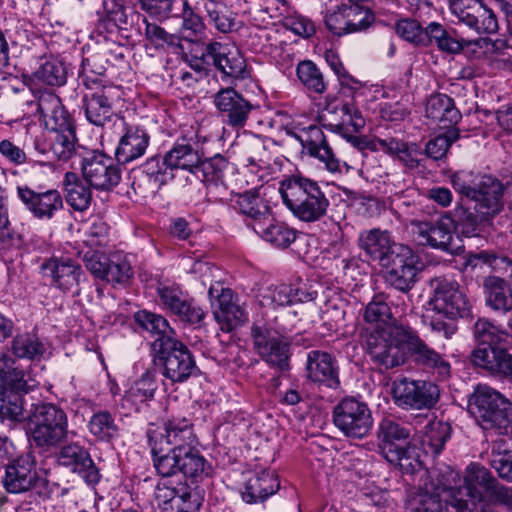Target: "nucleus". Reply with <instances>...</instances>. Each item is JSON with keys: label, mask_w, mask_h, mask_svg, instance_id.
Returning <instances> with one entry per match:
<instances>
[{"label": "nucleus", "mask_w": 512, "mask_h": 512, "mask_svg": "<svg viewBox=\"0 0 512 512\" xmlns=\"http://www.w3.org/2000/svg\"><path fill=\"white\" fill-rule=\"evenodd\" d=\"M153 464L161 477L182 473L200 481L212 473L210 463L197 448L192 425L186 420H170L163 428L149 430Z\"/></svg>", "instance_id": "obj_1"}, {"label": "nucleus", "mask_w": 512, "mask_h": 512, "mask_svg": "<svg viewBox=\"0 0 512 512\" xmlns=\"http://www.w3.org/2000/svg\"><path fill=\"white\" fill-rule=\"evenodd\" d=\"M451 182L458 193L475 202L476 214L463 206H457L447 212L446 216L450 218L456 235L474 236L480 225L502 210L504 185L492 176L473 175L465 171L453 174Z\"/></svg>", "instance_id": "obj_2"}, {"label": "nucleus", "mask_w": 512, "mask_h": 512, "mask_svg": "<svg viewBox=\"0 0 512 512\" xmlns=\"http://www.w3.org/2000/svg\"><path fill=\"white\" fill-rule=\"evenodd\" d=\"M27 424L30 441L41 452L59 448L68 438V416L61 407L53 403L31 404Z\"/></svg>", "instance_id": "obj_3"}, {"label": "nucleus", "mask_w": 512, "mask_h": 512, "mask_svg": "<svg viewBox=\"0 0 512 512\" xmlns=\"http://www.w3.org/2000/svg\"><path fill=\"white\" fill-rule=\"evenodd\" d=\"M410 436L411 429L407 425L389 417L381 419L376 431L379 453L406 474H413L421 467Z\"/></svg>", "instance_id": "obj_4"}, {"label": "nucleus", "mask_w": 512, "mask_h": 512, "mask_svg": "<svg viewBox=\"0 0 512 512\" xmlns=\"http://www.w3.org/2000/svg\"><path fill=\"white\" fill-rule=\"evenodd\" d=\"M79 79L87 89L82 99L86 119L95 126H104L114 114L113 105L121 97L120 89L105 80L101 72L95 73L89 59L83 60Z\"/></svg>", "instance_id": "obj_5"}, {"label": "nucleus", "mask_w": 512, "mask_h": 512, "mask_svg": "<svg viewBox=\"0 0 512 512\" xmlns=\"http://www.w3.org/2000/svg\"><path fill=\"white\" fill-rule=\"evenodd\" d=\"M282 200L295 217L315 222L323 217L329 201L317 182L302 176H293L281 183Z\"/></svg>", "instance_id": "obj_6"}, {"label": "nucleus", "mask_w": 512, "mask_h": 512, "mask_svg": "<svg viewBox=\"0 0 512 512\" xmlns=\"http://www.w3.org/2000/svg\"><path fill=\"white\" fill-rule=\"evenodd\" d=\"M408 334L411 327L405 325H388L371 331L366 345L372 362L385 370L403 365L407 359L404 345L409 351Z\"/></svg>", "instance_id": "obj_7"}, {"label": "nucleus", "mask_w": 512, "mask_h": 512, "mask_svg": "<svg viewBox=\"0 0 512 512\" xmlns=\"http://www.w3.org/2000/svg\"><path fill=\"white\" fill-rule=\"evenodd\" d=\"M29 387L24 369L11 356L0 353V419L20 422L24 419L23 396Z\"/></svg>", "instance_id": "obj_8"}, {"label": "nucleus", "mask_w": 512, "mask_h": 512, "mask_svg": "<svg viewBox=\"0 0 512 512\" xmlns=\"http://www.w3.org/2000/svg\"><path fill=\"white\" fill-rule=\"evenodd\" d=\"M469 411L485 429H505L512 422V403L487 385H478L469 398Z\"/></svg>", "instance_id": "obj_9"}, {"label": "nucleus", "mask_w": 512, "mask_h": 512, "mask_svg": "<svg viewBox=\"0 0 512 512\" xmlns=\"http://www.w3.org/2000/svg\"><path fill=\"white\" fill-rule=\"evenodd\" d=\"M459 474L450 468L437 475L438 483L425 482L413 492L406 502V512H450L447 510V500H452L451 494H462L460 490H453L458 482Z\"/></svg>", "instance_id": "obj_10"}, {"label": "nucleus", "mask_w": 512, "mask_h": 512, "mask_svg": "<svg viewBox=\"0 0 512 512\" xmlns=\"http://www.w3.org/2000/svg\"><path fill=\"white\" fill-rule=\"evenodd\" d=\"M154 363L172 384L184 383L199 371L191 351L176 338H166L156 343Z\"/></svg>", "instance_id": "obj_11"}, {"label": "nucleus", "mask_w": 512, "mask_h": 512, "mask_svg": "<svg viewBox=\"0 0 512 512\" xmlns=\"http://www.w3.org/2000/svg\"><path fill=\"white\" fill-rule=\"evenodd\" d=\"M253 349L270 367L279 371L289 369V338L271 324L255 323L251 327Z\"/></svg>", "instance_id": "obj_12"}, {"label": "nucleus", "mask_w": 512, "mask_h": 512, "mask_svg": "<svg viewBox=\"0 0 512 512\" xmlns=\"http://www.w3.org/2000/svg\"><path fill=\"white\" fill-rule=\"evenodd\" d=\"M284 130L288 136L300 142L309 156L323 163L329 172L340 171V160L335 156L320 127L315 124L305 125L301 119H293L284 125Z\"/></svg>", "instance_id": "obj_13"}, {"label": "nucleus", "mask_w": 512, "mask_h": 512, "mask_svg": "<svg viewBox=\"0 0 512 512\" xmlns=\"http://www.w3.org/2000/svg\"><path fill=\"white\" fill-rule=\"evenodd\" d=\"M394 403L405 410L431 409L440 397L438 386L426 380L396 379L391 384Z\"/></svg>", "instance_id": "obj_14"}, {"label": "nucleus", "mask_w": 512, "mask_h": 512, "mask_svg": "<svg viewBox=\"0 0 512 512\" xmlns=\"http://www.w3.org/2000/svg\"><path fill=\"white\" fill-rule=\"evenodd\" d=\"M2 482L9 493L35 490L39 495L48 494V481L39 476L36 470V459L32 452L22 454L8 464Z\"/></svg>", "instance_id": "obj_15"}, {"label": "nucleus", "mask_w": 512, "mask_h": 512, "mask_svg": "<svg viewBox=\"0 0 512 512\" xmlns=\"http://www.w3.org/2000/svg\"><path fill=\"white\" fill-rule=\"evenodd\" d=\"M333 422L345 436L353 439L364 438L373 426L368 405L354 397L344 398L334 407Z\"/></svg>", "instance_id": "obj_16"}, {"label": "nucleus", "mask_w": 512, "mask_h": 512, "mask_svg": "<svg viewBox=\"0 0 512 512\" xmlns=\"http://www.w3.org/2000/svg\"><path fill=\"white\" fill-rule=\"evenodd\" d=\"M81 173L90 187L109 191L121 180V170L114 160L97 150L87 151L81 159Z\"/></svg>", "instance_id": "obj_17"}, {"label": "nucleus", "mask_w": 512, "mask_h": 512, "mask_svg": "<svg viewBox=\"0 0 512 512\" xmlns=\"http://www.w3.org/2000/svg\"><path fill=\"white\" fill-rule=\"evenodd\" d=\"M201 59L213 64L224 80L232 81L248 76L244 57L236 47L229 44L216 41L204 44Z\"/></svg>", "instance_id": "obj_18"}, {"label": "nucleus", "mask_w": 512, "mask_h": 512, "mask_svg": "<svg viewBox=\"0 0 512 512\" xmlns=\"http://www.w3.org/2000/svg\"><path fill=\"white\" fill-rule=\"evenodd\" d=\"M474 337L478 347L471 353V361L474 365L482 367L487 360L498 351L504 352L512 343V336L505 330L500 329L487 319H478L474 324Z\"/></svg>", "instance_id": "obj_19"}, {"label": "nucleus", "mask_w": 512, "mask_h": 512, "mask_svg": "<svg viewBox=\"0 0 512 512\" xmlns=\"http://www.w3.org/2000/svg\"><path fill=\"white\" fill-rule=\"evenodd\" d=\"M433 297L430 304L438 313L454 319L469 314L468 301L460 290L459 284L444 278H435L431 281Z\"/></svg>", "instance_id": "obj_20"}, {"label": "nucleus", "mask_w": 512, "mask_h": 512, "mask_svg": "<svg viewBox=\"0 0 512 512\" xmlns=\"http://www.w3.org/2000/svg\"><path fill=\"white\" fill-rule=\"evenodd\" d=\"M409 353L414 363L439 380H447L451 376V364L446 355L430 347L418 333L411 328L408 334Z\"/></svg>", "instance_id": "obj_21"}, {"label": "nucleus", "mask_w": 512, "mask_h": 512, "mask_svg": "<svg viewBox=\"0 0 512 512\" xmlns=\"http://www.w3.org/2000/svg\"><path fill=\"white\" fill-rule=\"evenodd\" d=\"M305 377L319 388L336 390L340 387L338 361L326 351L311 350L307 353Z\"/></svg>", "instance_id": "obj_22"}, {"label": "nucleus", "mask_w": 512, "mask_h": 512, "mask_svg": "<svg viewBox=\"0 0 512 512\" xmlns=\"http://www.w3.org/2000/svg\"><path fill=\"white\" fill-rule=\"evenodd\" d=\"M60 466L70 469L90 485L100 480V472L86 448L76 442L61 445L55 454Z\"/></svg>", "instance_id": "obj_23"}, {"label": "nucleus", "mask_w": 512, "mask_h": 512, "mask_svg": "<svg viewBox=\"0 0 512 512\" xmlns=\"http://www.w3.org/2000/svg\"><path fill=\"white\" fill-rule=\"evenodd\" d=\"M215 320L222 325V330L230 331L247 320L246 312L233 302V292L219 284L211 286L208 291Z\"/></svg>", "instance_id": "obj_24"}, {"label": "nucleus", "mask_w": 512, "mask_h": 512, "mask_svg": "<svg viewBox=\"0 0 512 512\" xmlns=\"http://www.w3.org/2000/svg\"><path fill=\"white\" fill-rule=\"evenodd\" d=\"M215 108L221 113L223 121L231 127H243L253 105L232 87L219 89L212 96Z\"/></svg>", "instance_id": "obj_25"}, {"label": "nucleus", "mask_w": 512, "mask_h": 512, "mask_svg": "<svg viewBox=\"0 0 512 512\" xmlns=\"http://www.w3.org/2000/svg\"><path fill=\"white\" fill-rule=\"evenodd\" d=\"M16 191L26 209L39 220H50L63 209V198L56 189L36 192L27 186H18Z\"/></svg>", "instance_id": "obj_26"}, {"label": "nucleus", "mask_w": 512, "mask_h": 512, "mask_svg": "<svg viewBox=\"0 0 512 512\" xmlns=\"http://www.w3.org/2000/svg\"><path fill=\"white\" fill-rule=\"evenodd\" d=\"M385 266L386 281L402 292H408L417 281L418 274L425 268L421 258H380Z\"/></svg>", "instance_id": "obj_27"}, {"label": "nucleus", "mask_w": 512, "mask_h": 512, "mask_svg": "<svg viewBox=\"0 0 512 512\" xmlns=\"http://www.w3.org/2000/svg\"><path fill=\"white\" fill-rule=\"evenodd\" d=\"M358 244L370 256H406L411 253L407 246L397 243L390 232L379 228L362 231Z\"/></svg>", "instance_id": "obj_28"}, {"label": "nucleus", "mask_w": 512, "mask_h": 512, "mask_svg": "<svg viewBox=\"0 0 512 512\" xmlns=\"http://www.w3.org/2000/svg\"><path fill=\"white\" fill-rule=\"evenodd\" d=\"M495 484H497V479L487 468L479 464L472 463L466 468L464 487H453V490L461 491L462 494L458 495L459 498L466 495L473 502H480L484 499L485 494H488Z\"/></svg>", "instance_id": "obj_29"}, {"label": "nucleus", "mask_w": 512, "mask_h": 512, "mask_svg": "<svg viewBox=\"0 0 512 512\" xmlns=\"http://www.w3.org/2000/svg\"><path fill=\"white\" fill-rule=\"evenodd\" d=\"M280 488L277 476L272 471L262 470L249 477L242 491V499L248 504L265 501Z\"/></svg>", "instance_id": "obj_30"}, {"label": "nucleus", "mask_w": 512, "mask_h": 512, "mask_svg": "<svg viewBox=\"0 0 512 512\" xmlns=\"http://www.w3.org/2000/svg\"><path fill=\"white\" fill-rule=\"evenodd\" d=\"M38 111L51 132L73 128L68 112L59 97L52 92H43L39 96Z\"/></svg>", "instance_id": "obj_31"}, {"label": "nucleus", "mask_w": 512, "mask_h": 512, "mask_svg": "<svg viewBox=\"0 0 512 512\" xmlns=\"http://www.w3.org/2000/svg\"><path fill=\"white\" fill-rule=\"evenodd\" d=\"M86 268L97 278L109 282H124L131 275L130 264L125 258H84Z\"/></svg>", "instance_id": "obj_32"}, {"label": "nucleus", "mask_w": 512, "mask_h": 512, "mask_svg": "<svg viewBox=\"0 0 512 512\" xmlns=\"http://www.w3.org/2000/svg\"><path fill=\"white\" fill-rule=\"evenodd\" d=\"M40 269L44 276L50 277L59 288H69L78 283L80 266L71 258H49Z\"/></svg>", "instance_id": "obj_33"}, {"label": "nucleus", "mask_w": 512, "mask_h": 512, "mask_svg": "<svg viewBox=\"0 0 512 512\" xmlns=\"http://www.w3.org/2000/svg\"><path fill=\"white\" fill-rule=\"evenodd\" d=\"M150 137L140 128H130L120 138L115 150V157L119 163L132 162L145 154Z\"/></svg>", "instance_id": "obj_34"}, {"label": "nucleus", "mask_w": 512, "mask_h": 512, "mask_svg": "<svg viewBox=\"0 0 512 512\" xmlns=\"http://www.w3.org/2000/svg\"><path fill=\"white\" fill-rule=\"evenodd\" d=\"M252 229L262 239L277 247H287L295 240V232L285 223L276 220L272 211L261 221L252 225Z\"/></svg>", "instance_id": "obj_35"}, {"label": "nucleus", "mask_w": 512, "mask_h": 512, "mask_svg": "<svg viewBox=\"0 0 512 512\" xmlns=\"http://www.w3.org/2000/svg\"><path fill=\"white\" fill-rule=\"evenodd\" d=\"M336 113L340 116V122L330 123V130L339 133L348 141L356 144L359 133L365 127V118L353 104H340L336 107Z\"/></svg>", "instance_id": "obj_36"}, {"label": "nucleus", "mask_w": 512, "mask_h": 512, "mask_svg": "<svg viewBox=\"0 0 512 512\" xmlns=\"http://www.w3.org/2000/svg\"><path fill=\"white\" fill-rule=\"evenodd\" d=\"M166 163L174 169L188 171L192 176L197 169L202 155L187 139L177 140L165 154Z\"/></svg>", "instance_id": "obj_37"}, {"label": "nucleus", "mask_w": 512, "mask_h": 512, "mask_svg": "<svg viewBox=\"0 0 512 512\" xmlns=\"http://www.w3.org/2000/svg\"><path fill=\"white\" fill-rule=\"evenodd\" d=\"M188 3L198 11H204L218 31L227 33L234 28L235 16L222 0H189Z\"/></svg>", "instance_id": "obj_38"}, {"label": "nucleus", "mask_w": 512, "mask_h": 512, "mask_svg": "<svg viewBox=\"0 0 512 512\" xmlns=\"http://www.w3.org/2000/svg\"><path fill=\"white\" fill-rule=\"evenodd\" d=\"M487 305L494 311L507 313L512 310V288L502 278L489 276L484 281Z\"/></svg>", "instance_id": "obj_39"}, {"label": "nucleus", "mask_w": 512, "mask_h": 512, "mask_svg": "<svg viewBox=\"0 0 512 512\" xmlns=\"http://www.w3.org/2000/svg\"><path fill=\"white\" fill-rule=\"evenodd\" d=\"M453 232L452 222L444 214L437 221L436 225H432L428 245L446 253L459 254L462 248L461 239L458 235H454Z\"/></svg>", "instance_id": "obj_40"}, {"label": "nucleus", "mask_w": 512, "mask_h": 512, "mask_svg": "<svg viewBox=\"0 0 512 512\" xmlns=\"http://www.w3.org/2000/svg\"><path fill=\"white\" fill-rule=\"evenodd\" d=\"M426 116L441 124L442 127L454 125L461 119L453 99L445 94H436L428 99Z\"/></svg>", "instance_id": "obj_41"}, {"label": "nucleus", "mask_w": 512, "mask_h": 512, "mask_svg": "<svg viewBox=\"0 0 512 512\" xmlns=\"http://www.w3.org/2000/svg\"><path fill=\"white\" fill-rule=\"evenodd\" d=\"M231 207L251 219V223L248 224L251 228L252 225H256V222L268 216V213L271 211L267 202L255 191H246L242 194L237 193L232 198Z\"/></svg>", "instance_id": "obj_42"}, {"label": "nucleus", "mask_w": 512, "mask_h": 512, "mask_svg": "<svg viewBox=\"0 0 512 512\" xmlns=\"http://www.w3.org/2000/svg\"><path fill=\"white\" fill-rule=\"evenodd\" d=\"M451 434V426L442 420H430L425 428L421 438L422 446L426 453L438 455Z\"/></svg>", "instance_id": "obj_43"}, {"label": "nucleus", "mask_w": 512, "mask_h": 512, "mask_svg": "<svg viewBox=\"0 0 512 512\" xmlns=\"http://www.w3.org/2000/svg\"><path fill=\"white\" fill-rule=\"evenodd\" d=\"M135 320L142 328L157 335V338L152 343L153 352H155L156 343L162 340L164 341L166 338H175L174 330L161 315L148 311H140L135 314Z\"/></svg>", "instance_id": "obj_44"}, {"label": "nucleus", "mask_w": 512, "mask_h": 512, "mask_svg": "<svg viewBox=\"0 0 512 512\" xmlns=\"http://www.w3.org/2000/svg\"><path fill=\"white\" fill-rule=\"evenodd\" d=\"M228 168V162L220 155L207 160H200L195 170L194 177L209 187L210 184H217L225 181V171Z\"/></svg>", "instance_id": "obj_45"}, {"label": "nucleus", "mask_w": 512, "mask_h": 512, "mask_svg": "<svg viewBox=\"0 0 512 512\" xmlns=\"http://www.w3.org/2000/svg\"><path fill=\"white\" fill-rule=\"evenodd\" d=\"M65 184L67 190V203L75 210H87L92 201L90 187H87L83 182L78 181L74 173H66Z\"/></svg>", "instance_id": "obj_46"}, {"label": "nucleus", "mask_w": 512, "mask_h": 512, "mask_svg": "<svg viewBox=\"0 0 512 512\" xmlns=\"http://www.w3.org/2000/svg\"><path fill=\"white\" fill-rule=\"evenodd\" d=\"M50 149L52 156L61 161H67L75 153V131L74 128L51 132Z\"/></svg>", "instance_id": "obj_47"}, {"label": "nucleus", "mask_w": 512, "mask_h": 512, "mask_svg": "<svg viewBox=\"0 0 512 512\" xmlns=\"http://www.w3.org/2000/svg\"><path fill=\"white\" fill-rule=\"evenodd\" d=\"M12 352L18 358L33 360L44 354L45 346L36 335L24 333L13 339Z\"/></svg>", "instance_id": "obj_48"}, {"label": "nucleus", "mask_w": 512, "mask_h": 512, "mask_svg": "<svg viewBox=\"0 0 512 512\" xmlns=\"http://www.w3.org/2000/svg\"><path fill=\"white\" fill-rule=\"evenodd\" d=\"M88 426L91 434L101 441L108 442L118 434V426L112 415L107 411L95 413L91 417Z\"/></svg>", "instance_id": "obj_49"}, {"label": "nucleus", "mask_w": 512, "mask_h": 512, "mask_svg": "<svg viewBox=\"0 0 512 512\" xmlns=\"http://www.w3.org/2000/svg\"><path fill=\"white\" fill-rule=\"evenodd\" d=\"M297 76L301 83L310 91L321 94L326 90V83L318 67L312 61L298 64Z\"/></svg>", "instance_id": "obj_50"}, {"label": "nucleus", "mask_w": 512, "mask_h": 512, "mask_svg": "<svg viewBox=\"0 0 512 512\" xmlns=\"http://www.w3.org/2000/svg\"><path fill=\"white\" fill-rule=\"evenodd\" d=\"M143 173L156 187L168 183L173 179L172 168L166 163V155L163 158L151 157L143 165Z\"/></svg>", "instance_id": "obj_51"}, {"label": "nucleus", "mask_w": 512, "mask_h": 512, "mask_svg": "<svg viewBox=\"0 0 512 512\" xmlns=\"http://www.w3.org/2000/svg\"><path fill=\"white\" fill-rule=\"evenodd\" d=\"M466 27L478 34H494L499 29L498 20L494 11L485 3L480 6V11H476L471 17Z\"/></svg>", "instance_id": "obj_52"}, {"label": "nucleus", "mask_w": 512, "mask_h": 512, "mask_svg": "<svg viewBox=\"0 0 512 512\" xmlns=\"http://www.w3.org/2000/svg\"><path fill=\"white\" fill-rule=\"evenodd\" d=\"M392 313L387 302L381 297L376 296L367 304L363 312V319L366 323L376 324L375 329L384 328L391 319Z\"/></svg>", "instance_id": "obj_53"}, {"label": "nucleus", "mask_w": 512, "mask_h": 512, "mask_svg": "<svg viewBox=\"0 0 512 512\" xmlns=\"http://www.w3.org/2000/svg\"><path fill=\"white\" fill-rule=\"evenodd\" d=\"M170 477H162L155 488L154 497L158 503V507L162 512H167L166 508L173 506L179 502L178 496L180 494V485L185 483H178L176 486L172 485Z\"/></svg>", "instance_id": "obj_54"}, {"label": "nucleus", "mask_w": 512, "mask_h": 512, "mask_svg": "<svg viewBox=\"0 0 512 512\" xmlns=\"http://www.w3.org/2000/svg\"><path fill=\"white\" fill-rule=\"evenodd\" d=\"M35 77L50 86H60L66 82V72L62 63L57 60H47L35 72Z\"/></svg>", "instance_id": "obj_55"}, {"label": "nucleus", "mask_w": 512, "mask_h": 512, "mask_svg": "<svg viewBox=\"0 0 512 512\" xmlns=\"http://www.w3.org/2000/svg\"><path fill=\"white\" fill-rule=\"evenodd\" d=\"M345 9L349 33L365 30L374 20L373 14L359 4L345 5Z\"/></svg>", "instance_id": "obj_56"}, {"label": "nucleus", "mask_w": 512, "mask_h": 512, "mask_svg": "<svg viewBox=\"0 0 512 512\" xmlns=\"http://www.w3.org/2000/svg\"><path fill=\"white\" fill-rule=\"evenodd\" d=\"M157 294L162 305L172 314H174L189 297L188 293L176 284H159L157 287Z\"/></svg>", "instance_id": "obj_57"}, {"label": "nucleus", "mask_w": 512, "mask_h": 512, "mask_svg": "<svg viewBox=\"0 0 512 512\" xmlns=\"http://www.w3.org/2000/svg\"><path fill=\"white\" fill-rule=\"evenodd\" d=\"M460 137L458 129H450L445 134L439 135L431 139L425 148V152L428 157L439 160L443 158L449 147L456 142Z\"/></svg>", "instance_id": "obj_58"}, {"label": "nucleus", "mask_w": 512, "mask_h": 512, "mask_svg": "<svg viewBox=\"0 0 512 512\" xmlns=\"http://www.w3.org/2000/svg\"><path fill=\"white\" fill-rule=\"evenodd\" d=\"M483 0H449V11L457 23L467 26L471 17L480 11Z\"/></svg>", "instance_id": "obj_59"}, {"label": "nucleus", "mask_w": 512, "mask_h": 512, "mask_svg": "<svg viewBox=\"0 0 512 512\" xmlns=\"http://www.w3.org/2000/svg\"><path fill=\"white\" fill-rule=\"evenodd\" d=\"M488 357L487 354L485 355ZM492 360L486 359V364L481 368L487 370L493 375H497L512 381V355L508 352V349L502 352L498 351V354L491 356Z\"/></svg>", "instance_id": "obj_60"}, {"label": "nucleus", "mask_w": 512, "mask_h": 512, "mask_svg": "<svg viewBox=\"0 0 512 512\" xmlns=\"http://www.w3.org/2000/svg\"><path fill=\"white\" fill-rule=\"evenodd\" d=\"M139 31L156 47H163L166 44L172 45L175 42V37L172 34L166 32L158 24L149 22L146 17H142V23L139 24Z\"/></svg>", "instance_id": "obj_61"}, {"label": "nucleus", "mask_w": 512, "mask_h": 512, "mask_svg": "<svg viewBox=\"0 0 512 512\" xmlns=\"http://www.w3.org/2000/svg\"><path fill=\"white\" fill-rule=\"evenodd\" d=\"M156 389V371L147 370L132 386L130 393L135 399L144 402L154 397Z\"/></svg>", "instance_id": "obj_62"}, {"label": "nucleus", "mask_w": 512, "mask_h": 512, "mask_svg": "<svg viewBox=\"0 0 512 512\" xmlns=\"http://www.w3.org/2000/svg\"><path fill=\"white\" fill-rule=\"evenodd\" d=\"M189 0H183V23L184 31H189L191 35L197 37L204 32L205 24L203 22L204 11H198Z\"/></svg>", "instance_id": "obj_63"}, {"label": "nucleus", "mask_w": 512, "mask_h": 512, "mask_svg": "<svg viewBox=\"0 0 512 512\" xmlns=\"http://www.w3.org/2000/svg\"><path fill=\"white\" fill-rule=\"evenodd\" d=\"M396 33L404 40L414 44H425V29L418 21L402 19L396 24Z\"/></svg>", "instance_id": "obj_64"}]
</instances>
